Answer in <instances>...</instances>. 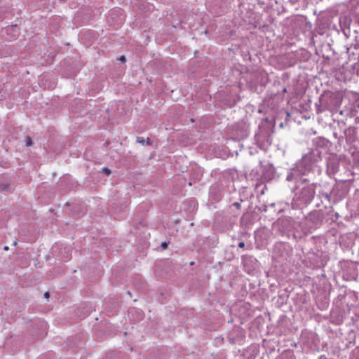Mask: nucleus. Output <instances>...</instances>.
<instances>
[{
    "instance_id": "obj_1",
    "label": "nucleus",
    "mask_w": 359,
    "mask_h": 359,
    "mask_svg": "<svg viewBox=\"0 0 359 359\" xmlns=\"http://www.w3.org/2000/svg\"><path fill=\"white\" fill-rule=\"evenodd\" d=\"M26 146L30 147L32 144V140L30 137H27L25 139Z\"/></svg>"
},
{
    "instance_id": "obj_2",
    "label": "nucleus",
    "mask_w": 359,
    "mask_h": 359,
    "mask_svg": "<svg viewBox=\"0 0 359 359\" xmlns=\"http://www.w3.org/2000/svg\"><path fill=\"white\" fill-rule=\"evenodd\" d=\"M103 172L107 175H109L111 173V170L107 168H103Z\"/></svg>"
},
{
    "instance_id": "obj_3",
    "label": "nucleus",
    "mask_w": 359,
    "mask_h": 359,
    "mask_svg": "<svg viewBox=\"0 0 359 359\" xmlns=\"http://www.w3.org/2000/svg\"><path fill=\"white\" fill-rule=\"evenodd\" d=\"M168 243L166 242H163L161 243V248L164 250L167 248Z\"/></svg>"
},
{
    "instance_id": "obj_4",
    "label": "nucleus",
    "mask_w": 359,
    "mask_h": 359,
    "mask_svg": "<svg viewBox=\"0 0 359 359\" xmlns=\"http://www.w3.org/2000/svg\"><path fill=\"white\" fill-rule=\"evenodd\" d=\"M238 247H239V248H244V247H245V243H244V242H240V243H238Z\"/></svg>"
},
{
    "instance_id": "obj_5",
    "label": "nucleus",
    "mask_w": 359,
    "mask_h": 359,
    "mask_svg": "<svg viewBox=\"0 0 359 359\" xmlns=\"http://www.w3.org/2000/svg\"><path fill=\"white\" fill-rule=\"evenodd\" d=\"M44 297H45L46 299H48V298H49V297H50L49 292H45V294H44Z\"/></svg>"
},
{
    "instance_id": "obj_6",
    "label": "nucleus",
    "mask_w": 359,
    "mask_h": 359,
    "mask_svg": "<svg viewBox=\"0 0 359 359\" xmlns=\"http://www.w3.org/2000/svg\"><path fill=\"white\" fill-rule=\"evenodd\" d=\"M119 60L122 61V62H125L126 61V58L124 56H121L119 57Z\"/></svg>"
},
{
    "instance_id": "obj_7",
    "label": "nucleus",
    "mask_w": 359,
    "mask_h": 359,
    "mask_svg": "<svg viewBox=\"0 0 359 359\" xmlns=\"http://www.w3.org/2000/svg\"><path fill=\"white\" fill-rule=\"evenodd\" d=\"M234 205L237 207V208H239L240 207V204L238 203H235Z\"/></svg>"
}]
</instances>
